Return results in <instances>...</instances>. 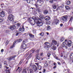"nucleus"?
<instances>
[{
    "label": "nucleus",
    "instance_id": "nucleus-1",
    "mask_svg": "<svg viewBox=\"0 0 73 73\" xmlns=\"http://www.w3.org/2000/svg\"><path fill=\"white\" fill-rule=\"evenodd\" d=\"M72 44V42H71V40H68L67 41V44L65 43V42H63V45L64 46H63V47H64V46L65 47V48L66 49H68V47H70V46H71V44Z\"/></svg>",
    "mask_w": 73,
    "mask_h": 73
},
{
    "label": "nucleus",
    "instance_id": "nucleus-2",
    "mask_svg": "<svg viewBox=\"0 0 73 73\" xmlns=\"http://www.w3.org/2000/svg\"><path fill=\"white\" fill-rule=\"evenodd\" d=\"M38 19H39V18L37 17V19L35 20V23L38 24L39 27L42 26V25L43 24V23L42 22H40L38 21Z\"/></svg>",
    "mask_w": 73,
    "mask_h": 73
},
{
    "label": "nucleus",
    "instance_id": "nucleus-3",
    "mask_svg": "<svg viewBox=\"0 0 73 73\" xmlns=\"http://www.w3.org/2000/svg\"><path fill=\"white\" fill-rule=\"evenodd\" d=\"M44 4V1L42 0H37V4L38 5L39 7L42 6V4Z\"/></svg>",
    "mask_w": 73,
    "mask_h": 73
},
{
    "label": "nucleus",
    "instance_id": "nucleus-4",
    "mask_svg": "<svg viewBox=\"0 0 73 73\" xmlns=\"http://www.w3.org/2000/svg\"><path fill=\"white\" fill-rule=\"evenodd\" d=\"M44 48L46 49H48L50 47V43H49L47 42L44 43Z\"/></svg>",
    "mask_w": 73,
    "mask_h": 73
},
{
    "label": "nucleus",
    "instance_id": "nucleus-5",
    "mask_svg": "<svg viewBox=\"0 0 73 73\" xmlns=\"http://www.w3.org/2000/svg\"><path fill=\"white\" fill-rule=\"evenodd\" d=\"M67 18L68 16L66 15L62 17L61 18L60 21L61 22H62V23H63V22H64V21H66L67 20Z\"/></svg>",
    "mask_w": 73,
    "mask_h": 73
},
{
    "label": "nucleus",
    "instance_id": "nucleus-6",
    "mask_svg": "<svg viewBox=\"0 0 73 73\" xmlns=\"http://www.w3.org/2000/svg\"><path fill=\"white\" fill-rule=\"evenodd\" d=\"M13 16H14L12 14H10L9 15L8 19L11 21H14V18H13Z\"/></svg>",
    "mask_w": 73,
    "mask_h": 73
},
{
    "label": "nucleus",
    "instance_id": "nucleus-7",
    "mask_svg": "<svg viewBox=\"0 0 73 73\" xmlns=\"http://www.w3.org/2000/svg\"><path fill=\"white\" fill-rule=\"evenodd\" d=\"M23 40V39H20L19 40H15V41L13 43V45L12 46H11V48H14V45L15 43L16 42H21V41H22Z\"/></svg>",
    "mask_w": 73,
    "mask_h": 73
},
{
    "label": "nucleus",
    "instance_id": "nucleus-8",
    "mask_svg": "<svg viewBox=\"0 0 73 73\" xmlns=\"http://www.w3.org/2000/svg\"><path fill=\"white\" fill-rule=\"evenodd\" d=\"M4 69H6V73H11L10 71H11V69H9V68L7 66H4Z\"/></svg>",
    "mask_w": 73,
    "mask_h": 73
},
{
    "label": "nucleus",
    "instance_id": "nucleus-9",
    "mask_svg": "<svg viewBox=\"0 0 73 73\" xmlns=\"http://www.w3.org/2000/svg\"><path fill=\"white\" fill-rule=\"evenodd\" d=\"M70 58L69 61H70V63H73V53H72L70 55Z\"/></svg>",
    "mask_w": 73,
    "mask_h": 73
},
{
    "label": "nucleus",
    "instance_id": "nucleus-10",
    "mask_svg": "<svg viewBox=\"0 0 73 73\" xmlns=\"http://www.w3.org/2000/svg\"><path fill=\"white\" fill-rule=\"evenodd\" d=\"M37 17H32V18H29V20L30 23H31V22L32 21V19H33V20L34 21V22H35V20H36V19H37Z\"/></svg>",
    "mask_w": 73,
    "mask_h": 73
},
{
    "label": "nucleus",
    "instance_id": "nucleus-11",
    "mask_svg": "<svg viewBox=\"0 0 73 73\" xmlns=\"http://www.w3.org/2000/svg\"><path fill=\"white\" fill-rule=\"evenodd\" d=\"M32 69H34L35 72L37 71V67L36 65H33L32 67Z\"/></svg>",
    "mask_w": 73,
    "mask_h": 73
},
{
    "label": "nucleus",
    "instance_id": "nucleus-12",
    "mask_svg": "<svg viewBox=\"0 0 73 73\" xmlns=\"http://www.w3.org/2000/svg\"><path fill=\"white\" fill-rule=\"evenodd\" d=\"M16 57V55L13 56L11 58H7V60H8L9 61H11V60H13V58H15Z\"/></svg>",
    "mask_w": 73,
    "mask_h": 73
},
{
    "label": "nucleus",
    "instance_id": "nucleus-13",
    "mask_svg": "<svg viewBox=\"0 0 73 73\" xmlns=\"http://www.w3.org/2000/svg\"><path fill=\"white\" fill-rule=\"evenodd\" d=\"M0 16L2 17H4L5 16V13H4V12L3 11H2L1 13H0Z\"/></svg>",
    "mask_w": 73,
    "mask_h": 73
},
{
    "label": "nucleus",
    "instance_id": "nucleus-14",
    "mask_svg": "<svg viewBox=\"0 0 73 73\" xmlns=\"http://www.w3.org/2000/svg\"><path fill=\"white\" fill-rule=\"evenodd\" d=\"M30 52H31L29 54V56H31V55L32 53H33L35 52V50L32 49V50H30Z\"/></svg>",
    "mask_w": 73,
    "mask_h": 73
},
{
    "label": "nucleus",
    "instance_id": "nucleus-15",
    "mask_svg": "<svg viewBox=\"0 0 73 73\" xmlns=\"http://www.w3.org/2000/svg\"><path fill=\"white\" fill-rule=\"evenodd\" d=\"M19 31L20 32H24V31H25V29L24 27V26H22V28H20L19 29Z\"/></svg>",
    "mask_w": 73,
    "mask_h": 73
},
{
    "label": "nucleus",
    "instance_id": "nucleus-16",
    "mask_svg": "<svg viewBox=\"0 0 73 73\" xmlns=\"http://www.w3.org/2000/svg\"><path fill=\"white\" fill-rule=\"evenodd\" d=\"M44 19L45 20H50V18L48 16H46L44 17Z\"/></svg>",
    "mask_w": 73,
    "mask_h": 73
},
{
    "label": "nucleus",
    "instance_id": "nucleus-17",
    "mask_svg": "<svg viewBox=\"0 0 73 73\" xmlns=\"http://www.w3.org/2000/svg\"><path fill=\"white\" fill-rule=\"evenodd\" d=\"M15 28H16V27L15 26L11 25L10 26V29L13 31V30H14V29H15Z\"/></svg>",
    "mask_w": 73,
    "mask_h": 73
},
{
    "label": "nucleus",
    "instance_id": "nucleus-18",
    "mask_svg": "<svg viewBox=\"0 0 73 73\" xmlns=\"http://www.w3.org/2000/svg\"><path fill=\"white\" fill-rule=\"evenodd\" d=\"M38 55H39V54L38 53L36 54V59L38 60H40V57L38 56Z\"/></svg>",
    "mask_w": 73,
    "mask_h": 73
},
{
    "label": "nucleus",
    "instance_id": "nucleus-19",
    "mask_svg": "<svg viewBox=\"0 0 73 73\" xmlns=\"http://www.w3.org/2000/svg\"><path fill=\"white\" fill-rule=\"evenodd\" d=\"M58 22H59V20L58 19H55L54 23L56 25H57V24H58Z\"/></svg>",
    "mask_w": 73,
    "mask_h": 73
},
{
    "label": "nucleus",
    "instance_id": "nucleus-20",
    "mask_svg": "<svg viewBox=\"0 0 73 73\" xmlns=\"http://www.w3.org/2000/svg\"><path fill=\"white\" fill-rule=\"evenodd\" d=\"M51 48L52 49H53L54 50H55L56 49V46L53 45L52 46H51Z\"/></svg>",
    "mask_w": 73,
    "mask_h": 73
},
{
    "label": "nucleus",
    "instance_id": "nucleus-21",
    "mask_svg": "<svg viewBox=\"0 0 73 73\" xmlns=\"http://www.w3.org/2000/svg\"><path fill=\"white\" fill-rule=\"evenodd\" d=\"M39 18L41 19H44V15L42 14H40Z\"/></svg>",
    "mask_w": 73,
    "mask_h": 73
},
{
    "label": "nucleus",
    "instance_id": "nucleus-22",
    "mask_svg": "<svg viewBox=\"0 0 73 73\" xmlns=\"http://www.w3.org/2000/svg\"><path fill=\"white\" fill-rule=\"evenodd\" d=\"M70 71V70L69 69H68L67 70H64V72L65 73H69V71Z\"/></svg>",
    "mask_w": 73,
    "mask_h": 73
},
{
    "label": "nucleus",
    "instance_id": "nucleus-23",
    "mask_svg": "<svg viewBox=\"0 0 73 73\" xmlns=\"http://www.w3.org/2000/svg\"><path fill=\"white\" fill-rule=\"evenodd\" d=\"M52 42L53 44L54 45H56L57 44V42L56 40H52Z\"/></svg>",
    "mask_w": 73,
    "mask_h": 73
},
{
    "label": "nucleus",
    "instance_id": "nucleus-24",
    "mask_svg": "<svg viewBox=\"0 0 73 73\" xmlns=\"http://www.w3.org/2000/svg\"><path fill=\"white\" fill-rule=\"evenodd\" d=\"M48 13V11L47 10H45L44 11V14L45 15H47Z\"/></svg>",
    "mask_w": 73,
    "mask_h": 73
},
{
    "label": "nucleus",
    "instance_id": "nucleus-25",
    "mask_svg": "<svg viewBox=\"0 0 73 73\" xmlns=\"http://www.w3.org/2000/svg\"><path fill=\"white\" fill-rule=\"evenodd\" d=\"M29 35L30 36V37H31V38H34V37H35V35H33L30 33H29Z\"/></svg>",
    "mask_w": 73,
    "mask_h": 73
},
{
    "label": "nucleus",
    "instance_id": "nucleus-26",
    "mask_svg": "<svg viewBox=\"0 0 73 73\" xmlns=\"http://www.w3.org/2000/svg\"><path fill=\"white\" fill-rule=\"evenodd\" d=\"M22 48L23 49H25L26 48V44H23L22 45Z\"/></svg>",
    "mask_w": 73,
    "mask_h": 73
},
{
    "label": "nucleus",
    "instance_id": "nucleus-27",
    "mask_svg": "<svg viewBox=\"0 0 73 73\" xmlns=\"http://www.w3.org/2000/svg\"><path fill=\"white\" fill-rule=\"evenodd\" d=\"M51 29V27L50 26H47V31H49Z\"/></svg>",
    "mask_w": 73,
    "mask_h": 73
},
{
    "label": "nucleus",
    "instance_id": "nucleus-28",
    "mask_svg": "<svg viewBox=\"0 0 73 73\" xmlns=\"http://www.w3.org/2000/svg\"><path fill=\"white\" fill-rule=\"evenodd\" d=\"M64 38L63 37H62L60 39V41H61V42H62L64 40Z\"/></svg>",
    "mask_w": 73,
    "mask_h": 73
},
{
    "label": "nucleus",
    "instance_id": "nucleus-29",
    "mask_svg": "<svg viewBox=\"0 0 73 73\" xmlns=\"http://www.w3.org/2000/svg\"><path fill=\"white\" fill-rule=\"evenodd\" d=\"M21 25H20V23H18L17 25V28H19V27H20V26Z\"/></svg>",
    "mask_w": 73,
    "mask_h": 73
},
{
    "label": "nucleus",
    "instance_id": "nucleus-30",
    "mask_svg": "<svg viewBox=\"0 0 73 73\" xmlns=\"http://www.w3.org/2000/svg\"><path fill=\"white\" fill-rule=\"evenodd\" d=\"M72 20H73V17H71L70 18V20L69 21V23H72Z\"/></svg>",
    "mask_w": 73,
    "mask_h": 73
},
{
    "label": "nucleus",
    "instance_id": "nucleus-31",
    "mask_svg": "<svg viewBox=\"0 0 73 73\" xmlns=\"http://www.w3.org/2000/svg\"><path fill=\"white\" fill-rule=\"evenodd\" d=\"M65 7L66 9H67V10H69V9H70V7L67 6H66Z\"/></svg>",
    "mask_w": 73,
    "mask_h": 73
},
{
    "label": "nucleus",
    "instance_id": "nucleus-32",
    "mask_svg": "<svg viewBox=\"0 0 73 73\" xmlns=\"http://www.w3.org/2000/svg\"><path fill=\"white\" fill-rule=\"evenodd\" d=\"M4 64L5 66H8V64H7V61H5L4 62Z\"/></svg>",
    "mask_w": 73,
    "mask_h": 73
},
{
    "label": "nucleus",
    "instance_id": "nucleus-33",
    "mask_svg": "<svg viewBox=\"0 0 73 73\" xmlns=\"http://www.w3.org/2000/svg\"><path fill=\"white\" fill-rule=\"evenodd\" d=\"M70 3H71L70 1H68L67 2L66 4L67 5H69L70 4Z\"/></svg>",
    "mask_w": 73,
    "mask_h": 73
},
{
    "label": "nucleus",
    "instance_id": "nucleus-34",
    "mask_svg": "<svg viewBox=\"0 0 73 73\" xmlns=\"http://www.w3.org/2000/svg\"><path fill=\"white\" fill-rule=\"evenodd\" d=\"M44 65L45 67H48V63H46L44 64Z\"/></svg>",
    "mask_w": 73,
    "mask_h": 73
},
{
    "label": "nucleus",
    "instance_id": "nucleus-35",
    "mask_svg": "<svg viewBox=\"0 0 73 73\" xmlns=\"http://www.w3.org/2000/svg\"><path fill=\"white\" fill-rule=\"evenodd\" d=\"M23 73H27V69H26V68L25 69H24L23 70Z\"/></svg>",
    "mask_w": 73,
    "mask_h": 73
},
{
    "label": "nucleus",
    "instance_id": "nucleus-36",
    "mask_svg": "<svg viewBox=\"0 0 73 73\" xmlns=\"http://www.w3.org/2000/svg\"><path fill=\"white\" fill-rule=\"evenodd\" d=\"M38 68L39 70H41V68H42V67L41 66H38Z\"/></svg>",
    "mask_w": 73,
    "mask_h": 73
},
{
    "label": "nucleus",
    "instance_id": "nucleus-37",
    "mask_svg": "<svg viewBox=\"0 0 73 73\" xmlns=\"http://www.w3.org/2000/svg\"><path fill=\"white\" fill-rule=\"evenodd\" d=\"M52 7L53 9H55L56 8V6L55 5L53 4L52 5Z\"/></svg>",
    "mask_w": 73,
    "mask_h": 73
},
{
    "label": "nucleus",
    "instance_id": "nucleus-38",
    "mask_svg": "<svg viewBox=\"0 0 73 73\" xmlns=\"http://www.w3.org/2000/svg\"><path fill=\"white\" fill-rule=\"evenodd\" d=\"M29 71L30 72V73H33V71L32 69H29Z\"/></svg>",
    "mask_w": 73,
    "mask_h": 73
},
{
    "label": "nucleus",
    "instance_id": "nucleus-39",
    "mask_svg": "<svg viewBox=\"0 0 73 73\" xmlns=\"http://www.w3.org/2000/svg\"><path fill=\"white\" fill-rule=\"evenodd\" d=\"M40 52V50L39 49H38L37 50H36L35 52H36V53H37V54H39V52Z\"/></svg>",
    "mask_w": 73,
    "mask_h": 73
},
{
    "label": "nucleus",
    "instance_id": "nucleus-40",
    "mask_svg": "<svg viewBox=\"0 0 73 73\" xmlns=\"http://www.w3.org/2000/svg\"><path fill=\"white\" fill-rule=\"evenodd\" d=\"M3 21H4L3 19L1 18V17H0V23H2V22H3Z\"/></svg>",
    "mask_w": 73,
    "mask_h": 73
},
{
    "label": "nucleus",
    "instance_id": "nucleus-41",
    "mask_svg": "<svg viewBox=\"0 0 73 73\" xmlns=\"http://www.w3.org/2000/svg\"><path fill=\"white\" fill-rule=\"evenodd\" d=\"M27 3L29 4L31 3V0H26Z\"/></svg>",
    "mask_w": 73,
    "mask_h": 73
},
{
    "label": "nucleus",
    "instance_id": "nucleus-42",
    "mask_svg": "<svg viewBox=\"0 0 73 73\" xmlns=\"http://www.w3.org/2000/svg\"><path fill=\"white\" fill-rule=\"evenodd\" d=\"M56 0H51L50 1V2L51 3H53V1H55Z\"/></svg>",
    "mask_w": 73,
    "mask_h": 73
},
{
    "label": "nucleus",
    "instance_id": "nucleus-43",
    "mask_svg": "<svg viewBox=\"0 0 73 73\" xmlns=\"http://www.w3.org/2000/svg\"><path fill=\"white\" fill-rule=\"evenodd\" d=\"M44 33L42 32L40 34H39V35H40L42 36H44Z\"/></svg>",
    "mask_w": 73,
    "mask_h": 73
},
{
    "label": "nucleus",
    "instance_id": "nucleus-44",
    "mask_svg": "<svg viewBox=\"0 0 73 73\" xmlns=\"http://www.w3.org/2000/svg\"><path fill=\"white\" fill-rule=\"evenodd\" d=\"M50 55H51L50 53H48L47 54V56H48V57H50Z\"/></svg>",
    "mask_w": 73,
    "mask_h": 73
},
{
    "label": "nucleus",
    "instance_id": "nucleus-45",
    "mask_svg": "<svg viewBox=\"0 0 73 73\" xmlns=\"http://www.w3.org/2000/svg\"><path fill=\"white\" fill-rule=\"evenodd\" d=\"M19 33H20V32H18L16 34V36H18V35H19Z\"/></svg>",
    "mask_w": 73,
    "mask_h": 73
},
{
    "label": "nucleus",
    "instance_id": "nucleus-46",
    "mask_svg": "<svg viewBox=\"0 0 73 73\" xmlns=\"http://www.w3.org/2000/svg\"><path fill=\"white\" fill-rule=\"evenodd\" d=\"M9 13H11V12H12V10L11 9H10L9 10Z\"/></svg>",
    "mask_w": 73,
    "mask_h": 73
},
{
    "label": "nucleus",
    "instance_id": "nucleus-47",
    "mask_svg": "<svg viewBox=\"0 0 73 73\" xmlns=\"http://www.w3.org/2000/svg\"><path fill=\"white\" fill-rule=\"evenodd\" d=\"M57 64H58V65H61V64L59 62H57Z\"/></svg>",
    "mask_w": 73,
    "mask_h": 73
},
{
    "label": "nucleus",
    "instance_id": "nucleus-48",
    "mask_svg": "<svg viewBox=\"0 0 73 73\" xmlns=\"http://www.w3.org/2000/svg\"><path fill=\"white\" fill-rule=\"evenodd\" d=\"M61 7H58L57 8V10H58V9H61Z\"/></svg>",
    "mask_w": 73,
    "mask_h": 73
},
{
    "label": "nucleus",
    "instance_id": "nucleus-49",
    "mask_svg": "<svg viewBox=\"0 0 73 73\" xmlns=\"http://www.w3.org/2000/svg\"><path fill=\"white\" fill-rule=\"evenodd\" d=\"M73 29V27H70V28L69 29H70V30L71 31H72V30Z\"/></svg>",
    "mask_w": 73,
    "mask_h": 73
},
{
    "label": "nucleus",
    "instance_id": "nucleus-50",
    "mask_svg": "<svg viewBox=\"0 0 73 73\" xmlns=\"http://www.w3.org/2000/svg\"><path fill=\"white\" fill-rule=\"evenodd\" d=\"M60 25V27H62V26H63V24L61 23Z\"/></svg>",
    "mask_w": 73,
    "mask_h": 73
},
{
    "label": "nucleus",
    "instance_id": "nucleus-51",
    "mask_svg": "<svg viewBox=\"0 0 73 73\" xmlns=\"http://www.w3.org/2000/svg\"><path fill=\"white\" fill-rule=\"evenodd\" d=\"M4 5V4L3 3H1V5Z\"/></svg>",
    "mask_w": 73,
    "mask_h": 73
},
{
    "label": "nucleus",
    "instance_id": "nucleus-52",
    "mask_svg": "<svg viewBox=\"0 0 73 73\" xmlns=\"http://www.w3.org/2000/svg\"><path fill=\"white\" fill-rule=\"evenodd\" d=\"M56 60H60V59L58 58L57 57L56 58Z\"/></svg>",
    "mask_w": 73,
    "mask_h": 73
},
{
    "label": "nucleus",
    "instance_id": "nucleus-53",
    "mask_svg": "<svg viewBox=\"0 0 73 73\" xmlns=\"http://www.w3.org/2000/svg\"><path fill=\"white\" fill-rule=\"evenodd\" d=\"M22 62H23V61H21L19 63V64H20V65H21V64H22Z\"/></svg>",
    "mask_w": 73,
    "mask_h": 73
},
{
    "label": "nucleus",
    "instance_id": "nucleus-54",
    "mask_svg": "<svg viewBox=\"0 0 73 73\" xmlns=\"http://www.w3.org/2000/svg\"><path fill=\"white\" fill-rule=\"evenodd\" d=\"M40 55L41 56H42V55H43V53H41L40 54Z\"/></svg>",
    "mask_w": 73,
    "mask_h": 73
},
{
    "label": "nucleus",
    "instance_id": "nucleus-55",
    "mask_svg": "<svg viewBox=\"0 0 73 73\" xmlns=\"http://www.w3.org/2000/svg\"><path fill=\"white\" fill-rule=\"evenodd\" d=\"M33 32L34 33H36V31L33 30Z\"/></svg>",
    "mask_w": 73,
    "mask_h": 73
},
{
    "label": "nucleus",
    "instance_id": "nucleus-56",
    "mask_svg": "<svg viewBox=\"0 0 73 73\" xmlns=\"http://www.w3.org/2000/svg\"><path fill=\"white\" fill-rule=\"evenodd\" d=\"M45 71H46V70H45V69H44V70H43V72H44V73L45 72Z\"/></svg>",
    "mask_w": 73,
    "mask_h": 73
},
{
    "label": "nucleus",
    "instance_id": "nucleus-57",
    "mask_svg": "<svg viewBox=\"0 0 73 73\" xmlns=\"http://www.w3.org/2000/svg\"><path fill=\"white\" fill-rule=\"evenodd\" d=\"M3 51H4V50H3V49H2L1 50V52H3Z\"/></svg>",
    "mask_w": 73,
    "mask_h": 73
},
{
    "label": "nucleus",
    "instance_id": "nucleus-58",
    "mask_svg": "<svg viewBox=\"0 0 73 73\" xmlns=\"http://www.w3.org/2000/svg\"><path fill=\"white\" fill-rule=\"evenodd\" d=\"M56 66H55L53 67L54 69H56Z\"/></svg>",
    "mask_w": 73,
    "mask_h": 73
},
{
    "label": "nucleus",
    "instance_id": "nucleus-59",
    "mask_svg": "<svg viewBox=\"0 0 73 73\" xmlns=\"http://www.w3.org/2000/svg\"><path fill=\"white\" fill-rule=\"evenodd\" d=\"M21 69L20 68L19 70V72H21Z\"/></svg>",
    "mask_w": 73,
    "mask_h": 73
},
{
    "label": "nucleus",
    "instance_id": "nucleus-60",
    "mask_svg": "<svg viewBox=\"0 0 73 73\" xmlns=\"http://www.w3.org/2000/svg\"><path fill=\"white\" fill-rule=\"evenodd\" d=\"M35 64H36V65H37V66H38V63H35Z\"/></svg>",
    "mask_w": 73,
    "mask_h": 73
},
{
    "label": "nucleus",
    "instance_id": "nucleus-61",
    "mask_svg": "<svg viewBox=\"0 0 73 73\" xmlns=\"http://www.w3.org/2000/svg\"><path fill=\"white\" fill-rule=\"evenodd\" d=\"M28 60H29V58H27L26 59L27 61H28Z\"/></svg>",
    "mask_w": 73,
    "mask_h": 73
},
{
    "label": "nucleus",
    "instance_id": "nucleus-62",
    "mask_svg": "<svg viewBox=\"0 0 73 73\" xmlns=\"http://www.w3.org/2000/svg\"><path fill=\"white\" fill-rule=\"evenodd\" d=\"M23 44H25V42L24 40L23 41Z\"/></svg>",
    "mask_w": 73,
    "mask_h": 73
},
{
    "label": "nucleus",
    "instance_id": "nucleus-63",
    "mask_svg": "<svg viewBox=\"0 0 73 73\" xmlns=\"http://www.w3.org/2000/svg\"><path fill=\"white\" fill-rule=\"evenodd\" d=\"M35 6H36V7H38V6H37V5H36V4H35Z\"/></svg>",
    "mask_w": 73,
    "mask_h": 73
},
{
    "label": "nucleus",
    "instance_id": "nucleus-64",
    "mask_svg": "<svg viewBox=\"0 0 73 73\" xmlns=\"http://www.w3.org/2000/svg\"><path fill=\"white\" fill-rule=\"evenodd\" d=\"M28 54H29V52H28L27 54H26V55H28Z\"/></svg>",
    "mask_w": 73,
    "mask_h": 73
}]
</instances>
